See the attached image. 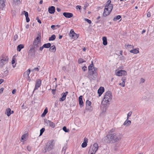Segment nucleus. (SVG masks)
<instances>
[{
    "label": "nucleus",
    "mask_w": 154,
    "mask_h": 154,
    "mask_svg": "<svg viewBox=\"0 0 154 154\" xmlns=\"http://www.w3.org/2000/svg\"><path fill=\"white\" fill-rule=\"evenodd\" d=\"M88 70L89 73L88 77L90 76H93V77L90 78V81L92 82L93 80L96 79L97 78V68L89 66L88 67Z\"/></svg>",
    "instance_id": "f257e3e1"
},
{
    "label": "nucleus",
    "mask_w": 154,
    "mask_h": 154,
    "mask_svg": "<svg viewBox=\"0 0 154 154\" xmlns=\"http://www.w3.org/2000/svg\"><path fill=\"white\" fill-rule=\"evenodd\" d=\"M119 140L116 135H106L104 139L106 143H114Z\"/></svg>",
    "instance_id": "f03ea898"
},
{
    "label": "nucleus",
    "mask_w": 154,
    "mask_h": 154,
    "mask_svg": "<svg viewBox=\"0 0 154 154\" xmlns=\"http://www.w3.org/2000/svg\"><path fill=\"white\" fill-rule=\"evenodd\" d=\"M55 144V142L54 140H49L46 145L47 151H49L53 149L54 147Z\"/></svg>",
    "instance_id": "7ed1b4c3"
},
{
    "label": "nucleus",
    "mask_w": 154,
    "mask_h": 154,
    "mask_svg": "<svg viewBox=\"0 0 154 154\" xmlns=\"http://www.w3.org/2000/svg\"><path fill=\"white\" fill-rule=\"evenodd\" d=\"M8 56H3L2 58H0V68H2L5 65L8 63Z\"/></svg>",
    "instance_id": "20e7f679"
},
{
    "label": "nucleus",
    "mask_w": 154,
    "mask_h": 154,
    "mask_svg": "<svg viewBox=\"0 0 154 154\" xmlns=\"http://www.w3.org/2000/svg\"><path fill=\"white\" fill-rule=\"evenodd\" d=\"M98 145L97 143H95L92 146H91L88 152H92L94 154L96 153L98 149Z\"/></svg>",
    "instance_id": "39448f33"
},
{
    "label": "nucleus",
    "mask_w": 154,
    "mask_h": 154,
    "mask_svg": "<svg viewBox=\"0 0 154 154\" xmlns=\"http://www.w3.org/2000/svg\"><path fill=\"white\" fill-rule=\"evenodd\" d=\"M35 48L32 47L28 51V57L30 58H33L35 56V51L34 49Z\"/></svg>",
    "instance_id": "423d86ee"
},
{
    "label": "nucleus",
    "mask_w": 154,
    "mask_h": 154,
    "mask_svg": "<svg viewBox=\"0 0 154 154\" xmlns=\"http://www.w3.org/2000/svg\"><path fill=\"white\" fill-rule=\"evenodd\" d=\"M41 84V80L40 79H38L36 80L35 88L34 90L37 89L40 86Z\"/></svg>",
    "instance_id": "0eeeda50"
},
{
    "label": "nucleus",
    "mask_w": 154,
    "mask_h": 154,
    "mask_svg": "<svg viewBox=\"0 0 154 154\" xmlns=\"http://www.w3.org/2000/svg\"><path fill=\"white\" fill-rule=\"evenodd\" d=\"M45 122L50 127H51L52 128L55 127V124L51 121L49 120H46L45 121Z\"/></svg>",
    "instance_id": "6e6552de"
},
{
    "label": "nucleus",
    "mask_w": 154,
    "mask_h": 154,
    "mask_svg": "<svg viewBox=\"0 0 154 154\" xmlns=\"http://www.w3.org/2000/svg\"><path fill=\"white\" fill-rule=\"evenodd\" d=\"M68 93L67 91H66L65 92L63 93L62 94V97L60 98V101H64L65 100L66 96Z\"/></svg>",
    "instance_id": "1a4fd4ad"
},
{
    "label": "nucleus",
    "mask_w": 154,
    "mask_h": 154,
    "mask_svg": "<svg viewBox=\"0 0 154 154\" xmlns=\"http://www.w3.org/2000/svg\"><path fill=\"white\" fill-rule=\"evenodd\" d=\"M113 5L112 4L110 5H109V6L105 5V8H104V13L105 14V11L106 10H107V11H108L109 9L110 10H109L110 12H111L112 8H113Z\"/></svg>",
    "instance_id": "9d476101"
},
{
    "label": "nucleus",
    "mask_w": 154,
    "mask_h": 154,
    "mask_svg": "<svg viewBox=\"0 0 154 154\" xmlns=\"http://www.w3.org/2000/svg\"><path fill=\"white\" fill-rule=\"evenodd\" d=\"M63 15L66 18H70L72 17L73 14L72 13L64 12L63 13Z\"/></svg>",
    "instance_id": "9b49d317"
},
{
    "label": "nucleus",
    "mask_w": 154,
    "mask_h": 154,
    "mask_svg": "<svg viewBox=\"0 0 154 154\" xmlns=\"http://www.w3.org/2000/svg\"><path fill=\"white\" fill-rule=\"evenodd\" d=\"M55 7L54 6L49 7L48 8V11L49 13L53 14L55 12Z\"/></svg>",
    "instance_id": "f8f14e48"
},
{
    "label": "nucleus",
    "mask_w": 154,
    "mask_h": 154,
    "mask_svg": "<svg viewBox=\"0 0 154 154\" xmlns=\"http://www.w3.org/2000/svg\"><path fill=\"white\" fill-rule=\"evenodd\" d=\"M104 91V88L103 87H100L98 90V93L99 94V96H100L103 93Z\"/></svg>",
    "instance_id": "ddd939ff"
},
{
    "label": "nucleus",
    "mask_w": 154,
    "mask_h": 154,
    "mask_svg": "<svg viewBox=\"0 0 154 154\" xmlns=\"http://www.w3.org/2000/svg\"><path fill=\"white\" fill-rule=\"evenodd\" d=\"M79 104L82 107L84 106V103L82 100V96H80L79 97Z\"/></svg>",
    "instance_id": "4468645a"
},
{
    "label": "nucleus",
    "mask_w": 154,
    "mask_h": 154,
    "mask_svg": "<svg viewBox=\"0 0 154 154\" xmlns=\"http://www.w3.org/2000/svg\"><path fill=\"white\" fill-rule=\"evenodd\" d=\"M109 99H110L109 98V97H104L102 101V104L103 105V104L104 103H108V104H109Z\"/></svg>",
    "instance_id": "2eb2a0df"
},
{
    "label": "nucleus",
    "mask_w": 154,
    "mask_h": 154,
    "mask_svg": "<svg viewBox=\"0 0 154 154\" xmlns=\"http://www.w3.org/2000/svg\"><path fill=\"white\" fill-rule=\"evenodd\" d=\"M28 135H22L21 137L20 141L24 142L25 141L28 139Z\"/></svg>",
    "instance_id": "dca6fc26"
},
{
    "label": "nucleus",
    "mask_w": 154,
    "mask_h": 154,
    "mask_svg": "<svg viewBox=\"0 0 154 154\" xmlns=\"http://www.w3.org/2000/svg\"><path fill=\"white\" fill-rule=\"evenodd\" d=\"M104 97H108L109 99H110L112 97V94L111 92L110 91H107L106 94Z\"/></svg>",
    "instance_id": "f3484780"
},
{
    "label": "nucleus",
    "mask_w": 154,
    "mask_h": 154,
    "mask_svg": "<svg viewBox=\"0 0 154 154\" xmlns=\"http://www.w3.org/2000/svg\"><path fill=\"white\" fill-rule=\"evenodd\" d=\"M102 40L103 41V44L104 45H106L107 44L106 37L105 36L103 37L102 38Z\"/></svg>",
    "instance_id": "a211bd4d"
},
{
    "label": "nucleus",
    "mask_w": 154,
    "mask_h": 154,
    "mask_svg": "<svg viewBox=\"0 0 154 154\" xmlns=\"http://www.w3.org/2000/svg\"><path fill=\"white\" fill-rule=\"evenodd\" d=\"M49 48V51L51 52H54L56 50L55 46L54 45H53L50 47Z\"/></svg>",
    "instance_id": "6ab92c4d"
},
{
    "label": "nucleus",
    "mask_w": 154,
    "mask_h": 154,
    "mask_svg": "<svg viewBox=\"0 0 154 154\" xmlns=\"http://www.w3.org/2000/svg\"><path fill=\"white\" fill-rule=\"evenodd\" d=\"M24 46L23 44H20L17 46V50L19 51H20L23 48Z\"/></svg>",
    "instance_id": "aec40b11"
},
{
    "label": "nucleus",
    "mask_w": 154,
    "mask_h": 154,
    "mask_svg": "<svg viewBox=\"0 0 154 154\" xmlns=\"http://www.w3.org/2000/svg\"><path fill=\"white\" fill-rule=\"evenodd\" d=\"M48 112V108L47 107H46L44 111V112H43L41 116L42 117H45Z\"/></svg>",
    "instance_id": "412c9836"
},
{
    "label": "nucleus",
    "mask_w": 154,
    "mask_h": 154,
    "mask_svg": "<svg viewBox=\"0 0 154 154\" xmlns=\"http://www.w3.org/2000/svg\"><path fill=\"white\" fill-rule=\"evenodd\" d=\"M11 109L8 108L6 109V113L7 116H9L11 114Z\"/></svg>",
    "instance_id": "4be33fe9"
},
{
    "label": "nucleus",
    "mask_w": 154,
    "mask_h": 154,
    "mask_svg": "<svg viewBox=\"0 0 154 154\" xmlns=\"http://www.w3.org/2000/svg\"><path fill=\"white\" fill-rule=\"evenodd\" d=\"M131 121L130 120H128L126 119V120L125 122L123 124L124 125H126V126H128L129 125H130L131 124Z\"/></svg>",
    "instance_id": "5701e85b"
},
{
    "label": "nucleus",
    "mask_w": 154,
    "mask_h": 154,
    "mask_svg": "<svg viewBox=\"0 0 154 154\" xmlns=\"http://www.w3.org/2000/svg\"><path fill=\"white\" fill-rule=\"evenodd\" d=\"M43 47L45 48H49L51 46V44L50 43H48L45 44L43 45Z\"/></svg>",
    "instance_id": "b1692460"
},
{
    "label": "nucleus",
    "mask_w": 154,
    "mask_h": 154,
    "mask_svg": "<svg viewBox=\"0 0 154 154\" xmlns=\"http://www.w3.org/2000/svg\"><path fill=\"white\" fill-rule=\"evenodd\" d=\"M104 12L103 13V16L104 17H106L107 15H108L111 12H110V11L108 10V11H107V10H106L105 13V14L104 13Z\"/></svg>",
    "instance_id": "393cba45"
},
{
    "label": "nucleus",
    "mask_w": 154,
    "mask_h": 154,
    "mask_svg": "<svg viewBox=\"0 0 154 154\" xmlns=\"http://www.w3.org/2000/svg\"><path fill=\"white\" fill-rule=\"evenodd\" d=\"M55 35H53L51 36V37L49 38V41H54L55 39Z\"/></svg>",
    "instance_id": "a878e982"
},
{
    "label": "nucleus",
    "mask_w": 154,
    "mask_h": 154,
    "mask_svg": "<svg viewBox=\"0 0 154 154\" xmlns=\"http://www.w3.org/2000/svg\"><path fill=\"white\" fill-rule=\"evenodd\" d=\"M121 18V15H118L116 16L113 19V21H116Z\"/></svg>",
    "instance_id": "bb28decb"
},
{
    "label": "nucleus",
    "mask_w": 154,
    "mask_h": 154,
    "mask_svg": "<svg viewBox=\"0 0 154 154\" xmlns=\"http://www.w3.org/2000/svg\"><path fill=\"white\" fill-rule=\"evenodd\" d=\"M79 36V35L76 34L75 33L74 34H72V38L74 39H77Z\"/></svg>",
    "instance_id": "cd10ccee"
},
{
    "label": "nucleus",
    "mask_w": 154,
    "mask_h": 154,
    "mask_svg": "<svg viewBox=\"0 0 154 154\" xmlns=\"http://www.w3.org/2000/svg\"><path fill=\"white\" fill-rule=\"evenodd\" d=\"M38 35H39V36H37L35 39L36 40H37L38 41V42H41V33H39V34Z\"/></svg>",
    "instance_id": "c85d7f7f"
},
{
    "label": "nucleus",
    "mask_w": 154,
    "mask_h": 154,
    "mask_svg": "<svg viewBox=\"0 0 154 154\" xmlns=\"http://www.w3.org/2000/svg\"><path fill=\"white\" fill-rule=\"evenodd\" d=\"M91 102L89 101L88 100H87L86 102V105L87 106H91Z\"/></svg>",
    "instance_id": "c756f323"
},
{
    "label": "nucleus",
    "mask_w": 154,
    "mask_h": 154,
    "mask_svg": "<svg viewBox=\"0 0 154 154\" xmlns=\"http://www.w3.org/2000/svg\"><path fill=\"white\" fill-rule=\"evenodd\" d=\"M63 130L66 132H68L69 131V129L67 128L66 127L64 126L62 128Z\"/></svg>",
    "instance_id": "7c9ffc66"
},
{
    "label": "nucleus",
    "mask_w": 154,
    "mask_h": 154,
    "mask_svg": "<svg viewBox=\"0 0 154 154\" xmlns=\"http://www.w3.org/2000/svg\"><path fill=\"white\" fill-rule=\"evenodd\" d=\"M85 62V61L83 59L81 58H79L78 60V63H81Z\"/></svg>",
    "instance_id": "2f4dec72"
},
{
    "label": "nucleus",
    "mask_w": 154,
    "mask_h": 154,
    "mask_svg": "<svg viewBox=\"0 0 154 154\" xmlns=\"http://www.w3.org/2000/svg\"><path fill=\"white\" fill-rule=\"evenodd\" d=\"M30 71H31L30 69H28L26 72H24V74H26V75H27L28 76L29 75V74L30 73Z\"/></svg>",
    "instance_id": "473e14b6"
},
{
    "label": "nucleus",
    "mask_w": 154,
    "mask_h": 154,
    "mask_svg": "<svg viewBox=\"0 0 154 154\" xmlns=\"http://www.w3.org/2000/svg\"><path fill=\"white\" fill-rule=\"evenodd\" d=\"M38 42H37L36 40V39H35L33 43V45H32V47H35L34 46L35 45H36L37 44H38Z\"/></svg>",
    "instance_id": "72a5a7b5"
},
{
    "label": "nucleus",
    "mask_w": 154,
    "mask_h": 154,
    "mask_svg": "<svg viewBox=\"0 0 154 154\" xmlns=\"http://www.w3.org/2000/svg\"><path fill=\"white\" fill-rule=\"evenodd\" d=\"M1 1V5L3 7H4L5 6V0H0Z\"/></svg>",
    "instance_id": "f704fd0d"
},
{
    "label": "nucleus",
    "mask_w": 154,
    "mask_h": 154,
    "mask_svg": "<svg viewBox=\"0 0 154 154\" xmlns=\"http://www.w3.org/2000/svg\"><path fill=\"white\" fill-rule=\"evenodd\" d=\"M121 74L123 75H125L127 74L126 72L124 70H121Z\"/></svg>",
    "instance_id": "c9c22d12"
},
{
    "label": "nucleus",
    "mask_w": 154,
    "mask_h": 154,
    "mask_svg": "<svg viewBox=\"0 0 154 154\" xmlns=\"http://www.w3.org/2000/svg\"><path fill=\"white\" fill-rule=\"evenodd\" d=\"M67 147L66 146H64V147H63L62 150V152L63 153V154H65V151Z\"/></svg>",
    "instance_id": "e433bc0d"
},
{
    "label": "nucleus",
    "mask_w": 154,
    "mask_h": 154,
    "mask_svg": "<svg viewBox=\"0 0 154 154\" xmlns=\"http://www.w3.org/2000/svg\"><path fill=\"white\" fill-rule=\"evenodd\" d=\"M47 147L46 146H45L44 147V149H42V152H43L45 153L47 152Z\"/></svg>",
    "instance_id": "4c0bfd02"
},
{
    "label": "nucleus",
    "mask_w": 154,
    "mask_h": 154,
    "mask_svg": "<svg viewBox=\"0 0 154 154\" xmlns=\"http://www.w3.org/2000/svg\"><path fill=\"white\" fill-rule=\"evenodd\" d=\"M103 107L106 109H107L108 107V103H103Z\"/></svg>",
    "instance_id": "58836bf2"
},
{
    "label": "nucleus",
    "mask_w": 154,
    "mask_h": 154,
    "mask_svg": "<svg viewBox=\"0 0 154 154\" xmlns=\"http://www.w3.org/2000/svg\"><path fill=\"white\" fill-rule=\"evenodd\" d=\"M45 128H42L40 130V133L39 135H42L45 131Z\"/></svg>",
    "instance_id": "ea45409f"
},
{
    "label": "nucleus",
    "mask_w": 154,
    "mask_h": 154,
    "mask_svg": "<svg viewBox=\"0 0 154 154\" xmlns=\"http://www.w3.org/2000/svg\"><path fill=\"white\" fill-rule=\"evenodd\" d=\"M121 70L118 71L116 73V75H117V76H121L122 75V74H121Z\"/></svg>",
    "instance_id": "a19ab883"
},
{
    "label": "nucleus",
    "mask_w": 154,
    "mask_h": 154,
    "mask_svg": "<svg viewBox=\"0 0 154 154\" xmlns=\"http://www.w3.org/2000/svg\"><path fill=\"white\" fill-rule=\"evenodd\" d=\"M132 112L131 111H130L129 112V113L127 114V120H128L129 119V117H130L131 114Z\"/></svg>",
    "instance_id": "79ce46f5"
},
{
    "label": "nucleus",
    "mask_w": 154,
    "mask_h": 154,
    "mask_svg": "<svg viewBox=\"0 0 154 154\" xmlns=\"http://www.w3.org/2000/svg\"><path fill=\"white\" fill-rule=\"evenodd\" d=\"M115 131V129H112L111 130H110L109 131V132L108 133L109 134H110L109 135H114L113 134H112V133L110 134L111 133L113 132H114Z\"/></svg>",
    "instance_id": "37998d69"
},
{
    "label": "nucleus",
    "mask_w": 154,
    "mask_h": 154,
    "mask_svg": "<svg viewBox=\"0 0 154 154\" xmlns=\"http://www.w3.org/2000/svg\"><path fill=\"white\" fill-rule=\"evenodd\" d=\"M87 144H86V143H84L83 142L81 146L82 148H85L87 146Z\"/></svg>",
    "instance_id": "c03bdc74"
},
{
    "label": "nucleus",
    "mask_w": 154,
    "mask_h": 154,
    "mask_svg": "<svg viewBox=\"0 0 154 154\" xmlns=\"http://www.w3.org/2000/svg\"><path fill=\"white\" fill-rule=\"evenodd\" d=\"M85 20L88 23H89L90 24L91 23V21L89 19H86V18H85Z\"/></svg>",
    "instance_id": "a18cd8bd"
},
{
    "label": "nucleus",
    "mask_w": 154,
    "mask_h": 154,
    "mask_svg": "<svg viewBox=\"0 0 154 154\" xmlns=\"http://www.w3.org/2000/svg\"><path fill=\"white\" fill-rule=\"evenodd\" d=\"M111 1L110 0H108L107 2L106 3V5L109 6V5H110L112 4H111Z\"/></svg>",
    "instance_id": "49530a36"
},
{
    "label": "nucleus",
    "mask_w": 154,
    "mask_h": 154,
    "mask_svg": "<svg viewBox=\"0 0 154 154\" xmlns=\"http://www.w3.org/2000/svg\"><path fill=\"white\" fill-rule=\"evenodd\" d=\"M126 80V78L125 77L123 76L122 77V81L123 82H125V81Z\"/></svg>",
    "instance_id": "de8ad7c7"
},
{
    "label": "nucleus",
    "mask_w": 154,
    "mask_h": 154,
    "mask_svg": "<svg viewBox=\"0 0 154 154\" xmlns=\"http://www.w3.org/2000/svg\"><path fill=\"white\" fill-rule=\"evenodd\" d=\"M70 34L71 36H72V34H74L75 33L73 29H71L70 31Z\"/></svg>",
    "instance_id": "09e8293b"
},
{
    "label": "nucleus",
    "mask_w": 154,
    "mask_h": 154,
    "mask_svg": "<svg viewBox=\"0 0 154 154\" xmlns=\"http://www.w3.org/2000/svg\"><path fill=\"white\" fill-rule=\"evenodd\" d=\"M134 50V54H137L139 52V51L138 50L136 49H135Z\"/></svg>",
    "instance_id": "8fccbe9b"
},
{
    "label": "nucleus",
    "mask_w": 154,
    "mask_h": 154,
    "mask_svg": "<svg viewBox=\"0 0 154 154\" xmlns=\"http://www.w3.org/2000/svg\"><path fill=\"white\" fill-rule=\"evenodd\" d=\"M23 12L24 13V15L26 17H28V13L26 11H24Z\"/></svg>",
    "instance_id": "3c124183"
},
{
    "label": "nucleus",
    "mask_w": 154,
    "mask_h": 154,
    "mask_svg": "<svg viewBox=\"0 0 154 154\" xmlns=\"http://www.w3.org/2000/svg\"><path fill=\"white\" fill-rule=\"evenodd\" d=\"M83 142L84 143H86L87 144V143L88 142V139L87 138L85 137L84 140Z\"/></svg>",
    "instance_id": "603ef678"
},
{
    "label": "nucleus",
    "mask_w": 154,
    "mask_h": 154,
    "mask_svg": "<svg viewBox=\"0 0 154 154\" xmlns=\"http://www.w3.org/2000/svg\"><path fill=\"white\" fill-rule=\"evenodd\" d=\"M9 73V71L8 70H6L5 71H4V74L6 76L8 75Z\"/></svg>",
    "instance_id": "864d4df0"
},
{
    "label": "nucleus",
    "mask_w": 154,
    "mask_h": 154,
    "mask_svg": "<svg viewBox=\"0 0 154 154\" xmlns=\"http://www.w3.org/2000/svg\"><path fill=\"white\" fill-rule=\"evenodd\" d=\"M18 38V36L17 35H16V34L15 35H14V41H16Z\"/></svg>",
    "instance_id": "5fc2aeb1"
},
{
    "label": "nucleus",
    "mask_w": 154,
    "mask_h": 154,
    "mask_svg": "<svg viewBox=\"0 0 154 154\" xmlns=\"http://www.w3.org/2000/svg\"><path fill=\"white\" fill-rule=\"evenodd\" d=\"M125 83L123 82L122 83H120L119 84V85L121 86H122L123 87H124L125 86Z\"/></svg>",
    "instance_id": "6e6d98bb"
},
{
    "label": "nucleus",
    "mask_w": 154,
    "mask_h": 154,
    "mask_svg": "<svg viewBox=\"0 0 154 154\" xmlns=\"http://www.w3.org/2000/svg\"><path fill=\"white\" fill-rule=\"evenodd\" d=\"M27 149L28 151H31V147L28 146L27 147Z\"/></svg>",
    "instance_id": "4d7b16f0"
},
{
    "label": "nucleus",
    "mask_w": 154,
    "mask_h": 154,
    "mask_svg": "<svg viewBox=\"0 0 154 154\" xmlns=\"http://www.w3.org/2000/svg\"><path fill=\"white\" fill-rule=\"evenodd\" d=\"M87 67L86 66H84L82 68V70L84 71H85L86 70H87Z\"/></svg>",
    "instance_id": "13d9d810"
},
{
    "label": "nucleus",
    "mask_w": 154,
    "mask_h": 154,
    "mask_svg": "<svg viewBox=\"0 0 154 154\" xmlns=\"http://www.w3.org/2000/svg\"><path fill=\"white\" fill-rule=\"evenodd\" d=\"M76 9H79V10L81 9V6L80 5H77L76 7Z\"/></svg>",
    "instance_id": "bf43d9fd"
},
{
    "label": "nucleus",
    "mask_w": 154,
    "mask_h": 154,
    "mask_svg": "<svg viewBox=\"0 0 154 154\" xmlns=\"http://www.w3.org/2000/svg\"><path fill=\"white\" fill-rule=\"evenodd\" d=\"M107 109L103 107V108L102 109V112H106Z\"/></svg>",
    "instance_id": "052dcab7"
},
{
    "label": "nucleus",
    "mask_w": 154,
    "mask_h": 154,
    "mask_svg": "<svg viewBox=\"0 0 154 154\" xmlns=\"http://www.w3.org/2000/svg\"><path fill=\"white\" fill-rule=\"evenodd\" d=\"M36 20H37V21L39 23H41V21L38 18V17H37L36 18Z\"/></svg>",
    "instance_id": "680f3d73"
},
{
    "label": "nucleus",
    "mask_w": 154,
    "mask_h": 154,
    "mask_svg": "<svg viewBox=\"0 0 154 154\" xmlns=\"http://www.w3.org/2000/svg\"><path fill=\"white\" fill-rule=\"evenodd\" d=\"M125 46L126 48H129L131 46H132V48L134 47L133 46H132L131 45H125Z\"/></svg>",
    "instance_id": "e2e57ef3"
},
{
    "label": "nucleus",
    "mask_w": 154,
    "mask_h": 154,
    "mask_svg": "<svg viewBox=\"0 0 154 154\" xmlns=\"http://www.w3.org/2000/svg\"><path fill=\"white\" fill-rule=\"evenodd\" d=\"M145 81V80L144 79H143V78H142L141 79H140V82H141V83H144Z\"/></svg>",
    "instance_id": "0e129e2a"
},
{
    "label": "nucleus",
    "mask_w": 154,
    "mask_h": 154,
    "mask_svg": "<svg viewBox=\"0 0 154 154\" xmlns=\"http://www.w3.org/2000/svg\"><path fill=\"white\" fill-rule=\"evenodd\" d=\"M26 20L27 22H29L30 21V19L29 17H26Z\"/></svg>",
    "instance_id": "69168bd1"
},
{
    "label": "nucleus",
    "mask_w": 154,
    "mask_h": 154,
    "mask_svg": "<svg viewBox=\"0 0 154 154\" xmlns=\"http://www.w3.org/2000/svg\"><path fill=\"white\" fill-rule=\"evenodd\" d=\"M4 88H1L0 89V93L2 94L3 93V90H4Z\"/></svg>",
    "instance_id": "338daca9"
},
{
    "label": "nucleus",
    "mask_w": 154,
    "mask_h": 154,
    "mask_svg": "<svg viewBox=\"0 0 154 154\" xmlns=\"http://www.w3.org/2000/svg\"><path fill=\"white\" fill-rule=\"evenodd\" d=\"M147 16L148 17H150L151 16L150 13L149 12H147Z\"/></svg>",
    "instance_id": "774afa93"
}]
</instances>
